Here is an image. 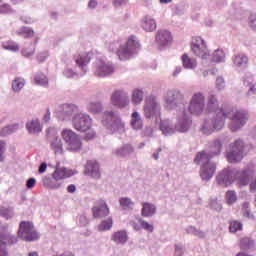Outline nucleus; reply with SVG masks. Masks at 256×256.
I'll return each mask as SVG.
<instances>
[{
  "label": "nucleus",
  "instance_id": "57",
  "mask_svg": "<svg viewBox=\"0 0 256 256\" xmlns=\"http://www.w3.org/2000/svg\"><path fill=\"white\" fill-rule=\"evenodd\" d=\"M254 81H255V78H254L253 74H251V73L245 74V76H244V85L246 87H250L251 85H255Z\"/></svg>",
  "mask_w": 256,
  "mask_h": 256
},
{
  "label": "nucleus",
  "instance_id": "62",
  "mask_svg": "<svg viewBox=\"0 0 256 256\" xmlns=\"http://www.w3.org/2000/svg\"><path fill=\"white\" fill-rule=\"evenodd\" d=\"M96 135L97 133L95 132V130L90 128L86 131L85 139L86 141H91L92 139H95Z\"/></svg>",
  "mask_w": 256,
  "mask_h": 256
},
{
  "label": "nucleus",
  "instance_id": "1",
  "mask_svg": "<svg viewBox=\"0 0 256 256\" xmlns=\"http://www.w3.org/2000/svg\"><path fill=\"white\" fill-rule=\"evenodd\" d=\"M230 119L229 129L235 133L242 127H245L249 117L243 110L234 109L233 107H221L212 116V119H205L200 127L203 135H211L214 131H221L225 127V119Z\"/></svg>",
  "mask_w": 256,
  "mask_h": 256
},
{
  "label": "nucleus",
  "instance_id": "48",
  "mask_svg": "<svg viewBox=\"0 0 256 256\" xmlns=\"http://www.w3.org/2000/svg\"><path fill=\"white\" fill-rule=\"evenodd\" d=\"M185 231L188 233V235H194V237H199L200 239L205 237V232L195 228L194 226L186 227Z\"/></svg>",
  "mask_w": 256,
  "mask_h": 256
},
{
  "label": "nucleus",
  "instance_id": "17",
  "mask_svg": "<svg viewBox=\"0 0 256 256\" xmlns=\"http://www.w3.org/2000/svg\"><path fill=\"white\" fill-rule=\"evenodd\" d=\"M72 126L76 131L85 133L93 127V119L87 112L79 111L72 118Z\"/></svg>",
  "mask_w": 256,
  "mask_h": 256
},
{
  "label": "nucleus",
  "instance_id": "27",
  "mask_svg": "<svg viewBox=\"0 0 256 256\" xmlns=\"http://www.w3.org/2000/svg\"><path fill=\"white\" fill-rule=\"evenodd\" d=\"M140 27L146 33H153L157 29V21L152 16L146 15L140 20Z\"/></svg>",
  "mask_w": 256,
  "mask_h": 256
},
{
  "label": "nucleus",
  "instance_id": "21",
  "mask_svg": "<svg viewBox=\"0 0 256 256\" xmlns=\"http://www.w3.org/2000/svg\"><path fill=\"white\" fill-rule=\"evenodd\" d=\"M46 133L47 139L50 144V149H52L55 155H63V140H61V137L59 136V134H57V128H48Z\"/></svg>",
  "mask_w": 256,
  "mask_h": 256
},
{
  "label": "nucleus",
  "instance_id": "61",
  "mask_svg": "<svg viewBox=\"0 0 256 256\" xmlns=\"http://www.w3.org/2000/svg\"><path fill=\"white\" fill-rule=\"evenodd\" d=\"M248 25L250 29H253V31H256V14H252L249 16Z\"/></svg>",
  "mask_w": 256,
  "mask_h": 256
},
{
  "label": "nucleus",
  "instance_id": "29",
  "mask_svg": "<svg viewBox=\"0 0 256 256\" xmlns=\"http://www.w3.org/2000/svg\"><path fill=\"white\" fill-rule=\"evenodd\" d=\"M19 129H23V122L7 125L0 130V137H9V135L17 133Z\"/></svg>",
  "mask_w": 256,
  "mask_h": 256
},
{
  "label": "nucleus",
  "instance_id": "23",
  "mask_svg": "<svg viewBox=\"0 0 256 256\" xmlns=\"http://www.w3.org/2000/svg\"><path fill=\"white\" fill-rule=\"evenodd\" d=\"M92 212L95 219H102L109 215V206L105 200H99L92 208Z\"/></svg>",
  "mask_w": 256,
  "mask_h": 256
},
{
  "label": "nucleus",
  "instance_id": "36",
  "mask_svg": "<svg viewBox=\"0 0 256 256\" xmlns=\"http://www.w3.org/2000/svg\"><path fill=\"white\" fill-rule=\"evenodd\" d=\"M2 49L5 51H10V53H19L21 51V46L19 43L13 40H6L1 43Z\"/></svg>",
  "mask_w": 256,
  "mask_h": 256
},
{
  "label": "nucleus",
  "instance_id": "35",
  "mask_svg": "<svg viewBox=\"0 0 256 256\" xmlns=\"http://www.w3.org/2000/svg\"><path fill=\"white\" fill-rule=\"evenodd\" d=\"M213 62L225 63V52L222 49H217L212 54H210V59H207L208 67Z\"/></svg>",
  "mask_w": 256,
  "mask_h": 256
},
{
  "label": "nucleus",
  "instance_id": "4",
  "mask_svg": "<svg viewBox=\"0 0 256 256\" xmlns=\"http://www.w3.org/2000/svg\"><path fill=\"white\" fill-rule=\"evenodd\" d=\"M110 51L116 53L120 61H127L131 59L133 55L139 53L141 49V44L135 36H130L126 43L121 44L120 42L111 43L109 46Z\"/></svg>",
  "mask_w": 256,
  "mask_h": 256
},
{
  "label": "nucleus",
  "instance_id": "51",
  "mask_svg": "<svg viewBox=\"0 0 256 256\" xmlns=\"http://www.w3.org/2000/svg\"><path fill=\"white\" fill-rule=\"evenodd\" d=\"M111 227H113V219L108 218L107 220L102 221L100 225H98V231H109Z\"/></svg>",
  "mask_w": 256,
  "mask_h": 256
},
{
  "label": "nucleus",
  "instance_id": "41",
  "mask_svg": "<svg viewBox=\"0 0 256 256\" xmlns=\"http://www.w3.org/2000/svg\"><path fill=\"white\" fill-rule=\"evenodd\" d=\"M27 85V80L23 77H16L12 81V91L14 93H21L22 89Z\"/></svg>",
  "mask_w": 256,
  "mask_h": 256
},
{
  "label": "nucleus",
  "instance_id": "25",
  "mask_svg": "<svg viewBox=\"0 0 256 256\" xmlns=\"http://www.w3.org/2000/svg\"><path fill=\"white\" fill-rule=\"evenodd\" d=\"M155 39L159 47H167L173 43V35L167 30H158Z\"/></svg>",
  "mask_w": 256,
  "mask_h": 256
},
{
  "label": "nucleus",
  "instance_id": "47",
  "mask_svg": "<svg viewBox=\"0 0 256 256\" xmlns=\"http://www.w3.org/2000/svg\"><path fill=\"white\" fill-rule=\"evenodd\" d=\"M241 213L243 217H246V219H255V216L251 213V205L249 202H244L242 204Z\"/></svg>",
  "mask_w": 256,
  "mask_h": 256
},
{
  "label": "nucleus",
  "instance_id": "50",
  "mask_svg": "<svg viewBox=\"0 0 256 256\" xmlns=\"http://www.w3.org/2000/svg\"><path fill=\"white\" fill-rule=\"evenodd\" d=\"M230 233H237V231H243V223L238 220H233L230 222Z\"/></svg>",
  "mask_w": 256,
  "mask_h": 256
},
{
  "label": "nucleus",
  "instance_id": "38",
  "mask_svg": "<svg viewBox=\"0 0 256 256\" xmlns=\"http://www.w3.org/2000/svg\"><path fill=\"white\" fill-rule=\"evenodd\" d=\"M133 151H135V149L131 144H125L114 150V155L117 157H129V155H132Z\"/></svg>",
  "mask_w": 256,
  "mask_h": 256
},
{
  "label": "nucleus",
  "instance_id": "60",
  "mask_svg": "<svg viewBox=\"0 0 256 256\" xmlns=\"http://www.w3.org/2000/svg\"><path fill=\"white\" fill-rule=\"evenodd\" d=\"M7 150V144L5 141L0 140V161H5V151Z\"/></svg>",
  "mask_w": 256,
  "mask_h": 256
},
{
  "label": "nucleus",
  "instance_id": "33",
  "mask_svg": "<svg viewBox=\"0 0 256 256\" xmlns=\"http://www.w3.org/2000/svg\"><path fill=\"white\" fill-rule=\"evenodd\" d=\"M112 241L117 245H125L129 241V234L125 230H119L112 234Z\"/></svg>",
  "mask_w": 256,
  "mask_h": 256
},
{
  "label": "nucleus",
  "instance_id": "42",
  "mask_svg": "<svg viewBox=\"0 0 256 256\" xmlns=\"http://www.w3.org/2000/svg\"><path fill=\"white\" fill-rule=\"evenodd\" d=\"M34 83L40 87H49V78L45 73L39 72L34 76Z\"/></svg>",
  "mask_w": 256,
  "mask_h": 256
},
{
  "label": "nucleus",
  "instance_id": "63",
  "mask_svg": "<svg viewBox=\"0 0 256 256\" xmlns=\"http://www.w3.org/2000/svg\"><path fill=\"white\" fill-rule=\"evenodd\" d=\"M21 21L26 23V25H33V23H35V18L31 16H22Z\"/></svg>",
  "mask_w": 256,
  "mask_h": 256
},
{
  "label": "nucleus",
  "instance_id": "58",
  "mask_svg": "<svg viewBox=\"0 0 256 256\" xmlns=\"http://www.w3.org/2000/svg\"><path fill=\"white\" fill-rule=\"evenodd\" d=\"M185 255V247L182 244H176L174 246V256Z\"/></svg>",
  "mask_w": 256,
  "mask_h": 256
},
{
  "label": "nucleus",
  "instance_id": "32",
  "mask_svg": "<svg viewBox=\"0 0 256 256\" xmlns=\"http://www.w3.org/2000/svg\"><path fill=\"white\" fill-rule=\"evenodd\" d=\"M181 62L184 69H188L190 71H194V69H197V59L189 56L187 53L181 56Z\"/></svg>",
  "mask_w": 256,
  "mask_h": 256
},
{
  "label": "nucleus",
  "instance_id": "14",
  "mask_svg": "<svg viewBox=\"0 0 256 256\" xmlns=\"http://www.w3.org/2000/svg\"><path fill=\"white\" fill-rule=\"evenodd\" d=\"M110 103L116 109H129L131 105V96L124 89H116L110 96Z\"/></svg>",
  "mask_w": 256,
  "mask_h": 256
},
{
  "label": "nucleus",
  "instance_id": "39",
  "mask_svg": "<svg viewBox=\"0 0 256 256\" xmlns=\"http://www.w3.org/2000/svg\"><path fill=\"white\" fill-rule=\"evenodd\" d=\"M144 97H145V92H143V89L136 88L132 90L131 102L133 103V105H141V103H143Z\"/></svg>",
  "mask_w": 256,
  "mask_h": 256
},
{
  "label": "nucleus",
  "instance_id": "18",
  "mask_svg": "<svg viewBox=\"0 0 256 256\" xmlns=\"http://www.w3.org/2000/svg\"><path fill=\"white\" fill-rule=\"evenodd\" d=\"M176 131L179 133H187L193 125L191 114L187 112V108L183 107L176 114Z\"/></svg>",
  "mask_w": 256,
  "mask_h": 256
},
{
  "label": "nucleus",
  "instance_id": "43",
  "mask_svg": "<svg viewBox=\"0 0 256 256\" xmlns=\"http://www.w3.org/2000/svg\"><path fill=\"white\" fill-rule=\"evenodd\" d=\"M120 207L123 211H133L135 207V202L129 197H122L119 199Z\"/></svg>",
  "mask_w": 256,
  "mask_h": 256
},
{
  "label": "nucleus",
  "instance_id": "55",
  "mask_svg": "<svg viewBox=\"0 0 256 256\" xmlns=\"http://www.w3.org/2000/svg\"><path fill=\"white\" fill-rule=\"evenodd\" d=\"M155 131H157V127L155 126H146L142 133L144 135V137H153Z\"/></svg>",
  "mask_w": 256,
  "mask_h": 256
},
{
  "label": "nucleus",
  "instance_id": "54",
  "mask_svg": "<svg viewBox=\"0 0 256 256\" xmlns=\"http://www.w3.org/2000/svg\"><path fill=\"white\" fill-rule=\"evenodd\" d=\"M49 55H50L49 51L44 50V51L39 52L36 55V59H37L38 63H45L46 59H49Z\"/></svg>",
  "mask_w": 256,
  "mask_h": 256
},
{
  "label": "nucleus",
  "instance_id": "8",
  "mask_svg": "<svg viewBox=\"0 0 256 256\" xmlns=\"http://www.w3.org/2000/svg\"><path fill=\"white\" fill-rule=\"evenodd\" d=\"M102 125L111 133H125V122L115 111H106L103 113Z\"/></svg>",
  "mask_w": 256,
  "mask_h": 256
},
{
  "label": "nucleus",
  "instance_id": "45",
  "mask_svg": "<svg viewBox=\"0 0 256 256\" xmlns=\"http://www.w3.org/2000/svg\"><path fill=\"white\" fill-rule=\"evenodd\" d=\"M22 57L29 59L35 55V45L33 43L25 44L20 51Z\"/></svg>",
  "mask_w": 256,
  "mask_h": 256
},
{
  "label": "nucleus",
  "instance_id": "34",
  "mask_svg": "<svg viewBox=\"0 0 256 256\" xmlns=\"http://www.w3.org/2000/svg\"><path fill=\"white\" fill-rule=\"evenodd\" d=\"M221 108H219V100L217 99V95L210 94L208 97V102L206 106V111L208 113H217Z\"/></svg>",
  "mask_w": 256,
  "mask_h": 256
},
{
  "label": "nucleus",
  "instance_id": "53",
  "mask_svg": "<svg viewBox=\"0 0 256 256\" xmlns=\"http://www.w3.org/2000/svg\"><path fill=\"white\" fill-rule=\"evenodd\" d=\"M140 227L144 229V231H148L149 233H153L154 227L153 224H149L147 221L143 219L138 220Z\"/></svg>",
  "mask_w": 256,
  "mask_h": 256
},
{
  "label": "nucleus",
  "instance_id": "44",
  "mask_svg": "<svg viewBox=\"0 0 256 256\" xmlns=\"http://www.w3.org/2000/svg\"><path fill=\"white\" fill-rule=\"evenodd\" d=\"M16 34L19 37H23V39H31L34 37L35 31L29 27L22 26L16 31Z\"/></svg>",
  "mask_w": 256,
  "mask_h": 256
},
{
  "label": "nucleus",
  "instance_id": "26",
  "mask_svg": "<svg viewBox=\"0 0 256 256\" xmlns=\"http://www.w3.org/2000/svg\"><path fill=\"white\" fill-rule=\"evenodd\" d=\"M215 171H217L215 163L203 165L200 167V178L202 181H211L215 175Z\"/></svg>",
  "mask_w": 256,
  "mask_h": 256
},
{
  "label": "nucleus",
  "instance_id": "7",
  "mask_svg": "<svg viewBox=\"0 0 256 256\" xmlns=\"http://www.w3.org/2000/svg\"><path fill=\"white\" fill-rule=\"evenodd\" d=\"M161 101L159 97L155 95H149L146 97L143 106V115L146 119H155V123H159L161 119Z\"/></svg>",
  "mask_w": 256,
  "mask_h": 256
},
{
  "label": "nucleus",
  "instance_id": "10",
  "mask_svg": "<svg viewBox=\"0 0 256 256\" xmlns=\"http://www.w3.org/2000/svg\"><path fill=\"white\" fill-rule=\"evenodd\" d=\"M162 101L167 111H175L179 107V103L185 101V93L179 88L168 89L164 92Z\"/></svg>",
  "mask_w": 256,
  "mask_h": 256
},
{
  "label": "nucleus",
  "instance_id": "16",
  "mask_svg": "<svg viewBox=\"0 0 256 256\" xmlns=\"http://www.w3.org/2000/svg\"><path fill=\"white\" fill-rule=\"evenodd\" d=\"M190 115H196L201 117L205 113V94L203 92H196L192 95L188 109H186Z\"/></svg>",
  "mask_w": 256,
  "mask_h": 256
},
{
  "label": "nucleus",
  "instance_id": "20",
  "mask_svg": "<svg viewBox=\"0 0 256 256\" xmlns=\"http://www.w3.org/2000/svg\"><path fill=\"white\" fill-rule=\"evenodd\" d=\"M18 237L22 239V241H37V239H39V233L35 230L33 223L21 222L18 230Z\"/></svg>",
  "mask_w": 256,
  "mask_h": 256
},
{
  "label": "nucleus",
  "instance_id": "52",
  "mask_svg": "<svg viewBox=\"0 0 256 256\" xmlns=\"http://www.w3.org/2000/svg\"><path fill=\"white\" fill-rule=\"evenodd\" d=\"M226 201L228 205H233V203H236L237 201V192L230 190L226 192Z\"/></svg>",
  "mask_w": 256,
  "mask_h": 256
},
{
  "label": "nucleus",
  "instance_id": "15",
  "mask_svg": "<svg viewBox=\"0 0 256 256\" xmlns=\"http://www.w3.org/2000/svg\"><path fill=\"white\" fill-rule=\"evenodd\" d=\"M8 229V224L0 222V256H9V250H7V247L17 243V237L7 232Z\"/></svg>",
  "mask_w": 256,
  "mask_h": 256
},
{
  "label": "nucleus",
  "instance_id": "64",
  "mask_svg": "<svg viewBox=\"0 0 256 256\" xmlns=\"http://www.w3.org/2000/svg\"><path fill=\"white\" fill-rule=\"evenodd\" d=\"M210 207H211V209H214L215 211H221V203H219V201H217V200H211Z\"/></svg>",
  "mask_w": 256,
  "mask_h": 256
},
{
  "label": "nucleus",
  "instance_id": "59",
  "mask_svg": "<svg viewBox=\"0 0 256 256\" xmlns=\"http://www.w3.org/2000/svg\"><path fill=\"white\" fill-rule=\"evenodd\" d=\"M9 13H13V9L9 4L0 5V15H9Z\"/></svg>",
  "mask_w": 256,
  "mask_h": 256
},
{
  "label": "nucleus",
  "instance_id": "12",
  "mask_svg": "<svg viewBox=\"0 0 256 256\" xmlns=\"http://www.w3.org/2000/svg\"><path fill=\"white\" fill-rule=\"evenodd\" d=\"M61 137L66 145L67 151H72L77 153V151H81L83 148V141L81 140V136L75 133L71 129H63L61 131Z\"/></svg>",
  "mask_w": 256,
  "mask_h": 256
},
{
  "label": "nucleus",
  "instance_id": "22",
  "mask_svg": "<svg viewBox=\"0 0 256 256\" xmlns=\"http://www.w3.org/2000/svg\"><path fill=\"white\" fill-rule=\"evenodd\" d=\"M156 125H158L162 135H164L165 137H171V135H175V133H177L176 124L174 125L173 120H171L169 118L162 119L160 117V119Z\"/></svg>",
  "mask_w": 256,
  "mask_h": 256
},
{
  "label": "nucleus",
  "instance_id": "28",
  "mask_svg": "<svg viewBox=\"0 0 256 256\" xmlns=\"http://www.w3.org/2000/svg\"><path fill=\"white\" fill-rule=\"evenodd\" d=\"M26 131L30 135H39V133L43 131V126L41 125V121L37 118L28 120L26 122Z\"/></svg>",
  "mask_w": 256,
  "mask_h": 256
},
{
  "label": "nucleus",
  "instance_id": "56",
  "mask_svg": "<svg viewBox=\"0 0 256 256\" xmlns=\"http://www.w3.org/2000/svg\"><path fill=\"white\" fill-rule=\"evenodd\" d=\"M215 86L218 91H224L225 90V78L222 76L217 77Z\"/></svg>",
  "mask_w": 256,
  "mask_h": 256
},
{
  "label": "nucleus",
  "instance_id": "2",
  "mask_svg": "<svg viewBox=\"0 0 256 256\" xmlns=\"http://www.w3.org/2000/svg\"><path fill=\"white\" fill-rule=\"evenodd\" d=\"M256 173V162L250 161L246 166L239 169L225 168L217 176L216 181L221 187H229L237 181L238 187H246Z\"/></svg>",
  "mask_w": 256,
  "mask_h": 256
},
{
  "label": "nucleus",
  "instance_id": "13",
  "mask_svg": "<svg viewBox=\"0 0 256 256\" xmlns=\"http://www.w3.org/2000/svg\"><path fill=\"white\" fill-rule=\"evenodd\" d=\"M92 73L95 77L105 78L115 73V65L103 58H96L92 63Z\"/></svg>",
  "mask_w": 256,
  "mask_h": 256
},
{
  "label": "nucleus",
  "instance_id": "3",
  "mask_svg": "<svg viewBox=\"0 0 256 256\" xmlns=\"http://www.w3.org/2000/svg\"><path fill=\"white\" fill-rule=\"evenodd\" d=\"M93 59V53L80 52L73 56L74 65L66 66L63 70V75L66 79H75L85 77L89 73V63Z\"/></svg>",
  "mask_w": 256,
  "mask_h": 256
},
{
  "label": "nucleus",
  "instance_id": "49",
  "mask_svg": "<svg viewBox=\"0 0 256 256\" xmlns=\"http://www.w3.org/2000/svg\"><path fill=\"white\" fill-rule=\"evenodd\" d=\"M14 213H13V208L11 207H5L1 206L0 207V217H3L4 219H12Z\"/></svg>",
  "mask_w": 256,
  "mask_h": 256
},
{
  "label": "nucleus",
  "instance_id": "19",
  "mask_svg": "<svg viewBox=\"0 0 256 256\" xmlns=\"http://www.w3.org/2000/svg\"><path fill=\"white\" fill-rule=\"evenodd\" d=\"M79 113V107L72 103H64L56 109V117L59 121H71L73 115Z\"/></svg>",
  "mask_w": 256,
  "mask_h": 256
},
{
  "label": "nucleus",
  "instance_id": "30",
  "mask_svg": "<svg viewBox=\"0 0 256 256\" xmlns=\"http://www.w3.org/2000/svg\"><path fill=\"white\" fill-rule=\"evenodd\" d=\"M232 61L234 67H237L239 71H242V69H247L249 58H247L245 54H235Z\"/></svg>",
  "mask_w": 256,
  "mask_h": 256
},
{
  "label": "nucleus",
  "instance_id": "40",
  "mask_svg": "<svg viewBox=\"0 0 256 256\" xmlns=\"http://www.w3.org/2000/svg\"><path fill=\"white\" fill-rule=\"evenodd\" d=\"M86 109L93 115H99V113L103 111V105L99 101H90L88 102Z\"/></svg>",
  "mask_w": 256,
  "mask_h": 256
},
{
  "label": "nucleus",
  "instance_id": "11",
  "mask_svg": "<svg viewBox=\"0 0 256 256\" xmlns=\"http://www.w3.org/2000/svg\"><path fill=\"white\" fill-rule=\"evenodd\" d=\"M191 51L196 57H199L204 67H209L207 59H211V54L207 48V42L199 36L192 38Z\"/></svg>",
  "mask_w": 256,
  "mask_h": 256
},
{
  "label": "nucleus",
  "instance_id": "31",
  "mask_svg": "<svg viewBox=\"0 0 256 256\" xmlns=\"http://www.w3.org/2000/svg\"><path fill=\"white\" fill-rule=\"evenodd\" d=\"M130 126L134 131H140V129H143V117H141V113L134 111L131 114Z\"/></svg>",
  "mask_w": 256,
  "mask_h": 256
},
{
  "label": "nucleus",
  "instance_id": "6",
  "mask_svg": "<svg viewBox=\"0 0 256 256\" xmlns=\"http://www.w3.org/2000/svg\"><path fill=\"white\" fill-rule=\"evenodd\" d=\"M250 149L251 145L246 144L242 139H237L229 145L225 157L228 163H241Z\"/></svg>",
  "mask_w": 256,
  "mask_h": 256
},
{
  "label": "nucleus",
  "instance_id": "5",
  "mask_svg": "<svg viewBox=\"0 0 256 256\" xmlns=\"http://www.w3.org/2000/svg\"><path fill=\"white\" fill-rule=\"evenodd\" d=\"M73 175H77V170H71L65 167L59 168V166H56L52 177L44 176L42 178V185L46 187V189H61V187H63V179H69V177H73Z\"/></svg>",
  "mask_w": 256,
  "mask_h": 256
},
{
  "label": "nucleus",
  "instance_id": "9",
  "mask_svg": "<svg viewBox=\"0 0 256 256\" xmlns=\"http://www.w3.org/2000/svg\"><path fill=\"white\" fill-rule=\"evenodd\" d=\"M223 144H221L220 140H214L210 143V152L208 151H200L196 154L194 158L195 165H203L213 164L211 159L213 157H217V155H221V149Z\"/></svg>",
  "mask_w": 256,
  "mask_h": 256
},
{
  "label": "nucleus",
  "instance_id": "37",
  "mask_svg": "<svg viewBox=\"0 0 256 256\" xmlns=\"http://www.w3.org/2000/svg\"><path fill=\"white\" fill-rule=\"evenodd\" d=\"M157 213V206L153 203H142V217H153Z\"/></svg>",
  "mask_w": 256,
  "mask_h": 256
},
{
  "label": "nucleus",
  "instance_id": "46",
  "mask_svg": "<svg viewBox=\"0 0 256 256\" xmlns=\"http://www.w3.org/2000/svg\"><path fill=\"white\" fill-rule=\"evenodd\" d=\"M256 242L250 238H242L240 240V249L247 250V249H255Z\"/></svg>",
  "mask_w": 256,
  "mask_h": 256
},
{
  "label": "nucleus",
  "instance_id": "24",
  "mask_svg": "<svg viewBox=\"0 0 256 256\" xmlns=\"http://www.w3.org/2000/svg\"><path fill=\"white\" fill-rule=\"evenodd\" d=\"M84 173L92 179H101V169L97 161L89 160L85 166Z\"/></svg>",
  "mask_w": 256,
  "mask_h": 256
}]
</instances>
